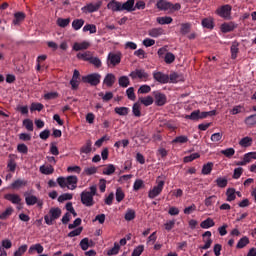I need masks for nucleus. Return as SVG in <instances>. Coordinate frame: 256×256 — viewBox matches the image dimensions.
I'll list each match as a JSON object with an SVG mask.
<instances>
[{
    "mask_svg": "<svg viewBox=\"0 0 256 256\" xmlns=\"http://www.w3.org/2000/svg\"><path fill=\"white\" fill-rule=\"evenodd\" d=\"M185 119H189L190 121H199L200 115H199V110H194L191 112L190 115H186Z\"/></svg>",
    "mask_w": 256,
    "mask_h": 256,
    "instance_id": "45",
    "label": "nucleus"
},
{
    "mask_svg": "<svg viewBox=\"0 0 256 256\" xmlns=\"http://www.w3.org/2000/svg\"><path fill=\"white\" fill-rule=\"evenodd\" d=\"M145 93H151V86L144 84L138 89V94L145 95Z\"/></svg>",
    "mask_w": 256,
    "mask_h": 256,
    "instance_id": "61",
    "label": "nucleus"
},
{
    "mask_svg": "<svg viewBox=\"0 0 256 256\" xmlns=\"http://www.w3.org/2000/svg\"><path fill=\"white\" fill-rule=\"evenodd\" d=\"M247 245H249V237L244 236L238 241L236 249H244Z\"/></svg>",
    "mask_w": 256,
    "mask_h": 256,
    "instance_id": "33",
    "label": "nucleus"
},
{
    "mask_svg": "<svg viewBox=\"0 0 256 256\" xmlns=\"http://www.w3.org/2000/svg\"><path fill=\"white\" fill-rule=\"evenodd\" d=\"M213 171V162H208L202 167V175H211Z\"/></svg>",
    "mask_w": 256,
    "mask_h": 256,
    "instance_id": "30",
    "label": "nucleus"
},
{
    "mask_svg": "<svg viewBox=\"0 0 256 256\" xmlns=\"http://www.w3.org/2000/svg\"><path fill=\"white\" fill-rule=\"evenodd\" d=\"M132 113L134 115V117H141V104L139 103H134L133 107H132Z\"/></svg>",
    "mask_w": 256,
    "mask_h": 256,
    "instance_id": "49",
    "label": "nucleus"
},
{
    "mask_svg": "<svg viewBox=\"0 0 256 256\" xmlns=\"http://www.w3.org/2000/svg\"><path fill=\"white\" fill-rule=\"evenodd\" d=\"M44 105L42 103H35L33 102L30 106V111L33 113V111H43Z\"/></svg>",
    "mask_w": 256,
    "mask_h": 256,
    "instance_id": "50",
    "label": "nucleus"
},
{
    "mask_svg": "<svg viewBox=\"0 0 256 256\" xmlns=\"http://www.w3.org/2000/svg\"><path fill=\"white\" fill-rule=\"evenodd\" d=\"M93 151V142L91 140H87L85 145L80 148V153H84L85 155H89Z\"/></svg>",
    "mask_w": 256,
    "mask_h": 256,
    "instance_id": "18",
    "label": "nucleus"
},
{
    "mask_svg": "<svg viewBox=\"0 0 256 256\" xmlns=\"http://www.w3.org/2000/svg\"><path fill=\"white\" fill-rule=\"evenodd\" d=\"M91 65H94V67H96V69H100V67H102L103 63L101 62V59H99V57H93L90 59Z\"/></svg>",
    "mask_w": 256,
    "mask_h": 256,
    "instance_id": "51",
    "label": "nucleus"
},
{
    "mask_svg": "<svg viewBox=\"0 0 256 256\" xmlns=\"http://www.w3.org/2000/svg\"><path fill=\"white\" fill-rule=\"evenodd\" d=\"M103 5V1H98L96 3H89L86 6L81 8V11L83 13H96V11H99L101 9V6Z\"/></svg>",
    "mask_w": 256,
    "mask_h": 256,
    "instance_id": "8",
    "label": "nucleus"
},
{
    "mask_svg": "<svg viewBox=\"0 0 256 256\" xmlns=\"http://www.w3.org/2000/svg\"><path fill=\"white\" fill-rule=\"evenodd\" d=\"M201 25L202 27H204V29H210V30L215 29V22L213 21L212 17L203 18Z\"/></svg>",
    "mask_w": 256,
    "mask_h": 256,
    "instance_id": "16",
    "label": "nucleus"
},
{
    "mask_svg": "<svg viewBox=\"0 0 256 256\" xmlns=\"http://www.w3.org/2000/svg\"><path fill=\"white\" fill-rule=\"evenodd\" d=\"M161 176L156 179L157 185L150 189L148 192L149 199H155V197H159L160 193H163V189L165 187V180H159Z\"/></svg>",
    "mask_w": 256,
    "mask_h": 256,
    "instance_id": "3",
    "label": "nucleus"
},
{
    "mask_svg": "<svg viewBox=\"0 0 256 256\" xmlns=\"http://www.w3.org/2000/svg\"><path fill=\"white\" fill-rule=\"evenodd\" d=\"M89 47H91V44L87 41L84 42H75L73 45V50L74 51H83L85 49H89Z\"/></svg>",
    "mask_w": 256,
    "mask_h": 256,
    "instance_id": "17",
    "label": "nucleus"
},
{
    "mask_svg": "<svg viewBox=\"0 0 256 256\" xmlns=\"http://www.w3.org/2000/svg\"><path fill=\"white\" fill-rule=\"evenodd\" d=\"M135 0H127L125 3L122 4V11H135Z\"/></svg>",
    "mask_w": 256,
    "mask_h": 256,
    "instance_id": "21",
    "label": "nucleus"
},
{
    "mask_svg": "<svg viewBox=\"0 0 256 256\" xmlns=\"http://www.w3.org/2000/svg\"><path fill=\"white\" fill-rule=\"evenodd\" d=\"M221 154L224 155L225 157H228V159H231V157L235 155V149L227 148L225 150H221Z\"/></svg>",
    "mask_w": 256,
    "mask_h": 256,
    "instance_id": "59",
    "label": "nucleus"
},
{
    "mask_svg": "<svg viewBox=\"0 0 256 256\" xmlns=\"http://www.w3.org/2000/svg\"><path fill=\"white\" fill-rule=\"evenodd\" d=\"M135 217H136L135 210H133L131 208H128L126 210V214L124 216V219L126 221H133V219H135Z\"/></svg>",
    "mask_w": 256,
    "mask_h": 256,
    "instance_id": "41",
    "label": "nucleus"
},
{
    "mask_svg": "<svg viewBox=\"0 0 256 256\" xmlns=\"http://www.w3.org/2000/svg\"><path fill=\"white\" fill-rule=\"evenodd\" d=\"M199 157H201L199 153L190 154L184 157V163H191V161H195V159H199Z\"/></svg>",
    "mask_w": 256,
    "mask_h": 256,
    "instance_id": "52",
    "label": "nucleus"
},
{
    "mask_svg": "<svg viewBox=\"0 0 256 256\" xmlns=\"http://www.w3.org/2000/svg\"><path fill=\"white\" fill-rule=\"evenodd\" d=\"M27 252V244L20 246L15 252L14 256H23Z\"/></svg>",
    "mask_w": 256,
    "mask_h": 256,
    "instance_id": "57",
    "label": "nucleus"
},
{
    "mask_svg": "<svg viewBox=\"0 0 256 256\" xmlns=\"http://www.w3.org/2000/svg\"><path fill=\"white\" fill-rule=\"evenodd\" d=\"M98 95L102 98V101L104 103H108V101H111L113 99V92H106L105 94L103 92L98 93Z\"/></svg>",
    "mask_w": 256,
    "mask_h": 256,
    "instance_id": "42",
    "label": "nucleus"
},
{
    "mask_svg": "<svg viewBox=\"0 0 256 256\" xmlns=\"http://www.w3.org/2000/svg\"><path fill=\"white\" fill-rule=\"evenodd\" d=\"M80 247L82 251H87L91 245L89 244V238H84L80 241Z\"/></svg>",
    "mask_w": 256,
    "mask_h": 256,
    "instance_id": "62",
    "label": "nucleus"
},
{
    "mask_svg": "<svg viewBox=\"0 0 256 256\" xmlns=\"http://www.w3.org/2000/svg\"><path fill=\"white\" fill-rule=\"evenodd\" d=\"M25 201H26V205H28L29 207L33 206V205H37L38 203V198L35 195H30V196H26L25 197Z\"/></svg>",
    "mask_w": 256,
    "mask_h": 256,
    "instance_id": "36",
    "label": "nucleus"
},
{
    "mask_svg": "<svg viewBox=\"0 0 256 256\" xmlns=\"http://www.w3.org/2000/svg\"><path fill=\"white\" fill-rule=\"evenodd\" d=\"M163 33V29L162 28H153L151 30L148 31V35L150 37H161V34Z\"/></svg>",
    "mask_w": 256,
    "mask_h": 256,
    "instance_id": "38",
    "label": "nucleus"
},
{
    "mask_svg": "<svg viewBox=\"0 0 256 256\" xmlns=\"http://www.w3.org/2000/svg\"><path fill=\"white\" fill-rule=\"evenodd\" d=\"M92 57H93V54L91 53V51H86L84 53L77 54V59H81L82 61L90 62Z\"/></svg>",
    "mask_w": 256,
    "mask_h": 256,
    "instance_id": "24",
    "label": "nucleus"
},
{
    "mask_svg": "<svg viewBox=\"0 0 256 256\" xmlns=\"http://www.w3.org/2000/svg\"><path fill=\"white\" fill-rule=\"evenodd\" d=\"M239 145L241 147H251L253 145V138L246 136L240 140Z\"/></svg>",
    "mask_w": 256,
    "mask_h": 256,
    "instance_id": "31",
    "label": "nucleus"
},
{
    "mask_svg": "<svg viewBox=\"0 0 256 256\" xmlns=\"http://www.w3.org/2000/svg\"><path fill=\"white\" fill-rule=\"evenodd\" d=\"M113 173H115V165L113 164H108L103 170V175H113Z\"/></svg>",
    "mask_w": 256,
    "mask_h": 256,
    "instance_id": "60",
    "label": "nucleus"
},
{
    "mask_svg": "<svg viewBox=\"0 0 256 256\" xmlns=\"http://www.w3.org/2000/svg\"><path fill=\"white\" fill-rule=\"evenodd\" d=\"M189 141V138L185 135H181L176 137L172 140V143H180V145H183V143H187Z\"/></svg>",
    "mask_w": 256,
    "mask_h": 256,
    "instance_id": "53",
    "label": "nucleus"
},
{
    "mask_svg": "<svg viewBox=\"0 0 256 256\" xmlns=\"http://www.w3.org/2000/svg\"><path fill=\"white\" fill-rule=\"evenodd\" d=\"M215 201H217V196L212 195L205 199L204 203L206 207H212V205L215 204Z\"/></svg>",
    "mask_w": 256,
    "mask_h": 256,
    "instance_id": "55",
    "label": "nucleus"
},
{
    "mask_svg": "<svg viewBox=\"0 0 256 256\" xmlns=\"http://www.w3.org/2000/svg\"><path fill=\"white\" fill-rule=\"evenodd\" d=\"M61 208L56 207V208H51L49 210V215L44 216V221L46 225H53V221H57L59 217H61Z\"/></svg>",
    "mask_w": 256,
    "mask_h": 256,
    "instance_id": "4",
    "label": "nucleus"
},
{
    "mask_svg": "<svg viewBox=\"0 0 256 256\" xmlns=\"http://www.w3.org/2000/svg\"><path fill=\"white\" fill-rule=\"evenodd\" d=\"M83 25H85V20L83 19H74L72 22V28L74 31H79Z\"/></svg>",
    "mask_w": 256,
    "mask_h": 256,
    "instance_id": "32",
    "label": "nucleus"
},
{
    "mask_svg": "<svg viewBox=\"0 0 256 256\" xmlns=\"http://www.w3.org/2000/svg\"><path fill=\"white\" fill-rule=\"evenodd\" d=\"M33 251H36L39 255H41V253H43V251H45V248H43V245H41L40 243L38 244H34L32 246H30L28 253H33Z\"/></svg>",
    "mask_w": 256,
    "mask_h": 256,
    "instance_id": "27",
    "label": "nucleus"
},
{
    "mask_svg": "<svg viewBox=\"0 0 256 256\" xmlns=\"http://www.w3.org/2000/svg\"><path fill=\"white\" fill-rule=\"evenodd\" d=\"M131 79H141L142 81H149V73L144 69H136L129 74Z\"/></svg>",
    "mask_w": 256,
    "mask_h": 256,
    "instance_id": "7",
    "label": "nucleus"
},
{
    "mask_svg": "<svg viewBox=\"0 0 256 256\" xmlns=\"http://www.w3.org/2000/svg\"><path fill=\"white\" fill-rule=\"evenodd\" d=\"M27 185L26 180L17 179L11 184V189H21V187H25Z\"/></svg>",
    "mask_w": 256,
    "mask_h": 256,
    "instance_id": "29",
    "label": "nucleus"
},
{
    "mask_svg": "<svg viewBox=\"0 0 256 256\" xmlns=\"http://www.w3.org/2000/svg\"><path fill=\"white\" fill-rule=\"evenodd\" d=\"M115 80H116L115 75L113 73H108L105 76L103 83L105 86L111 87L112 85H115Z\"/></svg>",
    "mask_w": 256,
    "mask_h": 256,
    "instance_id": "20",
    "label": "nucleus"
},
{
    "mask_svg": "<svg viewBox=\"0 0 256 256\" xmlns=\"http://www.w3.org/2000/svg\"><path fill=\"white\" fill-rule=\"evenodd\" d=\"M23 21H25V13H23V12H16L14 14V19L12 21V24L13 25H21Z\"/></svg>",
    "mask_w": 256,
    "mask_h": 256,
    "instance_id": "19",
    "label": "nucleus"
},
{
    "mask_svg": "<svg viewBox=\"0 0 256 256\" xmlns=\"http://www.w3.org/2000/svg\"><path fill=\"white\" fill-rule=\"evenodd\" d=\"M153 95L155 99V105H157V107H163L164 105H166L167 95L161 93L160 91H154Z\"/></svg>",
    "mask_w": 256,
    "mask_h": 256,
    "instance_id": "9",
    "label": "nucleus"
},
{
    "mask_svg": "<svg viewBox=\"0 0 256 256\" xmlns=\"http://www.w3.org/2000/svg\"><path fill=\"white\" fill-rule=\"evenodd\" d=\"M11 215H13V207H8L4 212L0 214V219L5 221V219H8L11 217Z\"/></svg>",
    "mask_w": 256,
    "mask_h": 256,
    "instance_id": "40",
    "label": "nucleus"
},
{
    "mask_svg": "<svg viewBox=\"0 0 256 256\" xmlns=\"http://www.w3.org/2000/svg\"><path fill=\"white\" fill-rule=\"evenodd\" d=\"M199 115H200V119H207V117H213V116L217 115V111L211 110L208 112H201V110H199Z\"/></svg>",
    "mask_w": 256,
    "mask_h": 256,
    "instance_id": "48",
    "label": "nucleus"
},
{
    "mask_svg": "<svg viewBox=\"0 0 256 256\" xmlns=\"http://www.w3.org/2000/svg\"><path fill=\"white\" fill-rule=\"evenodd\" d=\"M226 196H227L226 201H229V202L235 201V199H237L234 188H228L226 191Z\"/></svg>",
    "mask_w": 256,
    "mask_h": 256,
    "instance_id": "39",
    "label": "nucleus"
},
{
    "mask_svg": "<svg viewBox=\"0 0 256 256\" xmlns=\"http://www.w3.org/2000/svg\"><path fill=\"white\" fill-rule=\"evenodd\" d=\"M140 103H142V105H145V107H149V105H153V97L147 96L144 98H140Z\"/></svg>",
    "mask_w": 256,
    "mask_h": 256,
    "instance_id": "58",
    "label": "nucleus"
},
{
    "mask_svg": "<svg viewBox=\"0 0 256 256\" xmlns=\"http://www.w3.org/2000/svg\"><path fill=\"white\" fill-rule=\"evenodd\" d=\"M156 8L158 11H169V13H175V11H181V4H173L167 0H158Z\"/></svg>",
    "mask_w": 256,
    "mask_h": 256,
    "instance_id": "2",
    "label": "nucleus"
},
{
    "mask_svg": "<svg viewBox=\"0 0 256 256\" xmlns=\"http://www.w3.org/2000/svg\"><path fill=\"white\" fill-rule=\"evenodd\" d=\"M69 23H71V19L70 18H58L57 19V25L59 27H62L63 29L65 27H67L69 25Z\"/></svg>",
    "mask_w": 256,
    "mask_h": 256,
    "instance_id": "46",
    "label": "nucleus"
},
{
    "mask_svg": "<svg viewBox=\"0 0 256 256\" xmlns=\"http://www.w3.org/2000/svg\"><path fill=\"white\" fill-rule=\"evenodd\" d=\"M4 199L10 201L13 205H21V196H19V194L8 193L4 195Z\"/></svg>",
    "mask_w": 256,
    "mask_h": 256,
    "instance_id": "14",
    "label": "nucleus"
},
{
    "mask_svg": "<svg viewBox=\"0 0 256 256\" xmlns=\"http://www.w3.org/2000/svg\"><path fill=\"white\" fill-rule=\"evenodd\" d=\"M114 112L117 115H120L121 117H125V116L129 115V108H127V107H116L114 109Z\"/></svg>",
    "mask_w": 256,
    "mask_h": 256,
    "instance_id": "35",
    "label": "nucleus"
},
{
    "mask_svg": "<svg viewBox=\"0 0 256 256\" xmlns=\"http://www.w3.org/2000/svg\"><path fill=\"white\" fill-rule=\"evenodd\" d=\"M83 83H88L92 87H97L101 83V74L92 73L82 77Z\"/></svg>",
    "mask_w": 256,
    "mask_h": 256,
    "instance_id": "5",
    "label": "nucleus"
},
{
    "mask_svg": "<svg viewBox=\"0 0 256 256\" xmlns=\"http://www.w3.org/2000/svg\"><path fill=\"white\" fill-rule=\"evenodd\" d=\"M119 249H121V246L119 245V243L115 242L114 247L107 251V255H119Z\"/></svg>",
    "mask_w": 256,
    "mask_h": 256,
    "instance_id": "44",
    "label": "nucleus"
},
{
    "mask_svg": "<svg viewBox=\"0 0 256 256\" xmlns=\"http://www.w3.org/2000/svg\"><path fill=\"white\" fill-rule=\"evenodd\" d=\"M181 35H187L191 33V23H182L180 27Z\"/></svg>",
    "mask_w": 256,
    "mask_h": 256,
    "instance_id": "37",
    "label": "nucleus"
},
{
    "mask_svg": "<svg viewBox=\"0 0 256 256\" xmlns=\"http://www.w3.org/2000/svg\"><path fill=\"white\" fill-rule=\"evenodd\" d=\"M23 125L27 131H33V120L25 119L23 120Z\"/></svg>",
    "mask_w": 256,
    "mask_h": 256,
    "instance_id": "64",
    "label": "nucleus"
},
{
    "mask_svg": "<svg viewBox=\"0 0 256 256\" xmlns=\"http://www.w3.org/2000/svg\"><path fill=\"white\" fill-rule=\"evenodd\" d=\"M121 63V54L109 53L107 57L108 67H116Z\"/></svg>",
    "mask_w": 256,
    "mask_h": 256,
    "instance_id": "10",
    "label": "nucleus"
},
{
    "mask_svg": "<svg viewBox=\"0 0 256 256\" xmlns=\"http://www.w3.org/2000/svg\"><path fill=\"white\" fill-rule=\"evenodd\" d=\"M153 79L162 85L169 83V75L163 74V72H153Z\"/></svg>",
    "mask_w": 256,
    "mask_h": 256,
    "instance_id": "12",
    "label": "nucleus"
},
{
    "mask_svg": "<svg viewBox=\"0 0 256 256\" xmlns=\"http://www.w3.org/2000/svg\"><path fill=\"white\" fill-rule=\"evenodd\" d=\"M156 21L159 25H171V23H173V18L171 16H162L158 17Z\"/></svg>",
    "mask_w": 256,
    "mask_h": 256,
    "instance_id": "22",
    "label": "nucleus"
},
{
    "mask_svg": "<svg viewBox=\"0 0 256 256\" xmlns=\"http://www.w3.org/2000/svg\"><path fill=\"white\" fill-rule=\"evenodd\" d=\"M107 9H110V11H113V13H116L118 11H123L122 10V3L117 1V0H111L107 4Z\"/></svg>",
    "mask_w": 256,
    "mask_h": 256,
    "instance_id": "15",
    "label": "nucleus"
},
{
    "mask_svg": "<svg viewBox=\"0 0 256 256\" xmlns=\"http://www.w3.org/2000/svg\"><path fill=\"white\" fill-rule=\"evenodd\" d=\"M244 123L248 127H253V125H256V113L246 117Z\"/></svg>",
    "mask_w": 256,
    "mask_h": 256,
    "instance_id": "34",
    "label": "nucleus"
},
{
    "mask_svg": "<svg viewBox=\"0 0 256 256\" xmlns=\"http://www.w3.org/2000/svg\"><path fill=\"white\" fill-rule=\"evenodd\" d=\"M164 61L165 63H167V65H171V63L175 61V54L171 52L166 53L164 57Z\"/></svg>",
    "mask_w": 256,
    "mask_h": 256,
    "instance_id": "54",
    "label": "nucleus"
},
{
    "mask_svg": "<svg viewBox=\"0 0 256 256\" xmlns=\"http://www.w3.org/2000/svg\"><path fill=\"white\" fill-rule=\"evenodd\" d=\"M95 195H97V186H90L89 190H84L80 194L82 205L85 207H93L95 205Z\"/></svg>",
    "mask_w": 256,
    "mask_h": 256,
    "instance_id": "1",
    "label": "nucleus"
},
{
    "mask_svg": "<svg viewBox=\"0 0 256 256\" xmlns=\"http://www.w3.org/2000/svg\"><path fill=\"white\" fill-rule=\"evenodd\" d=\"M143 251H145V246L139 245L133 250L132 256H141Z\"/></svg>",
    "mask_w": 256,
    "mask_h": 256,
    "instance_id": "63",
    "label": "nucleus"
},
{
    "mask_svg": "<svg viewBox=\"0 0 256 256\" xmlns=\"http://www.w3.org/2000/svg\"><path fill=\"white\" fill-rule=\"evenodd\" d=\"M87 31H89L90 34L97 33V26H95V24H86L83 27V32L87 33Z\"/></svg>",
    "mask_w": 256,
    "mask_h": 256,
    "instance_id": "47",
    "label": "nucleus"
},
{
    "mask_svg": "<svg viewBox=\"0 0 256 256\" xmlns=\"http://www.w3.org/2000/svg\"><path fill=\"white\" fill-rule=\"evenodd\" d=\"M77 183H79V178L77 176H68L66 177V186L68 189H71V191L77 189Z\"/></svg>",
    "mask_w": 256,
    "mask_h": 256,
    "instance_id": "13",
    "label": "nucleus"
},
{
    "mask_svg": "<svg viewBox=\"0 0 256 256\" xmlns=\"http://www.w3.org/2000/svg\"><path fill=\"white\" fill-rule=\"evenodd\" d=\"M231 51V59H237V55L239 54V43L233 42L230 47Z\"/></svg>",
    "mask_w": 256,
    "mask_h": 256,
    "instance_id": "25",
    "label": "nucleus"
},
{
    "mask_svg": "<svg viewBox=\"0 0 256 256\" xmlns=\"http://www.w3.org/2000/svg\"><path fill=\"white\" fill-rule=\"evenodd\" d=\"M215 183L217 187H220V189H225L227 186L228 180L227 178L219 177L215 180Z\"/></svg>",
    "mask_w": 256,
    "mask_h": 256,
    "instance_id": "43",
    "label": "nucleus"
},
{
    "mask_svg": "<svg viewBox=\"0 0 256 256\" xmlns=\"http://www.w3.org/2000/svg\"><path fill=\"white\" fill-rule=\"evenodd\" d=\"M118 85H119L120 87L127 88L128 86L131 85V81L129 80V77H127V76H121V77L118 79Z\"/></svg>",
    "mask_w": 256,
    "mask_h": 256,
    "instance_id": "28",
    "label": "nucleus"
},
{
    "mask_svg": "<svg viewBox=\"0 0 256 256\" xmlns=\"http://www.w3.org/2000/svg\"><path fill=\"white\" fill-rule=\"evenodd\" d=\"M231 11H233V7H231L229 4H226L216 10V15L222 19H231Z\"/></svg>",
    "mask_w": 256,
    "mask_h": 256,
    "instance_id": "6",
    "label": "nucleus"
},
{
    "mask_svg": "<svg viewBox=\"0 0 256 256\" xmlns=\"http://www.w3.org/2000/svg\"><path fill=\"white\" fill-rule=\"evenodd\" d=\"M125 199V193L123 192V189L117 188L116 189V201L118 203H121Z\"/></svg>",
    "mask_w": 256,
    "mask_h": 256,
    "instance_id": "56",
    "label": "nucleus"
},
{
    "mask_svg": "<svg viewBox=\"0 0 256 256\" xmlns=\"http://www.w3.org/2000/svg\"><path fill=\"white\" fill-rule=\"evenodd\" d=\"M40 173H42L43 175H53V173H55V168H53V166H41L40 167Z\"/></svg>",
    "mask_w": 256,
    "mask_h": 256,
    "instance_id": "26",
    "label": "nucleus"
},
{
    "mask_svg": "<svg viewBox=\"0 0 256 256\" xmlns=\"http://www.w3.org/2000/svg\"><path fill=\"white\" fill-rule=\"evenodd\" d=\"M200 227L202 229H211V227H215V221L212 218H207L200 223Z\"/></svg>",
    "mask_w": 256,
    "mask_h": 256,
    "instance_id": "23",
    "label": "nucleus"
},
{
    "mask_svg": "<svg viewBox=\"0 0 256 256\" xmlns=\"http://www.w3.org/2000/svg\"><path fill=\"white\" fill-rule=\"evenodd\" d=\"M237 27H239V25L233 21L224 22L221 24L220 30L222 33H231L233 31H235V29H237Z\"/></svg>",
    "mask_w": 256,
    "mask_h": 256,
    "instance_id": "11",
    "label": "nucleus"
}]
</instances>
